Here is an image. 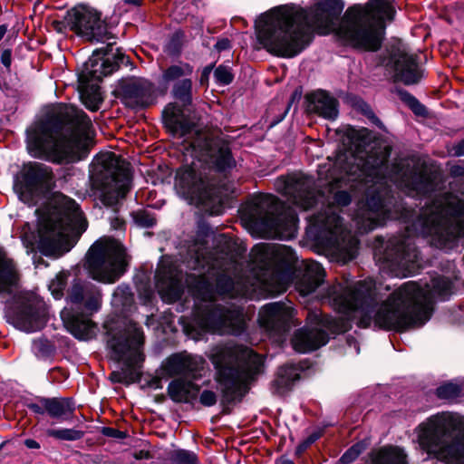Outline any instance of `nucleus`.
<instances>
[{"label":"nucleus","instance_id":"1","mask_svg":"<svg viewBox=\"0 0 464 464\" xmlns=\"http://www.w3.org/2000/svg\"><path fill=\"white\" fill-rule=\"evenodd\" d=\"M336 134L343 150L356 161L355 165L344 168L341 179L356 182L355 187L365 194V198L358 202L353 217L360 233L371 231L383 225L387 219L407 222L411 211L393 197L389 181L413 198L425 197L436 190L437 176L431 172L394 165L386 176L388 165L385 157L361 156L371 141L368 129L344 126L338 129Z\"/></svg>","mask_w":464,"mask_h":464},{"label":"nucleus","instance_id":"2","mask_svg":"<svg viewBox=\"0 0 464 464\" xmlns=\"http://www.w3.org/2000/svg\"><path fill=\"white\" fill-rule=\"evenodd\" d=\"M452 289L453 282L449 277L438 276L430 284L406 282L381 302L372 281L353 282L350 275H343V281L328 286L321 298L345 315L360 313L361 323L365 325L372 321L382 329L404 331L428 322L434 298L446 300Z\"/></svg>","mask_w":464,"mask_h":464},{"label":"nucleus","instance_id":"3","mask_svg":"<svg viewBox=\"0 0 464 464\" xmlns=\"http://www.w3.org/2000/svg\"><path fill=\"white\" fill-rule=\"evenodd\" d=\"M341 0H320L309 12L292 5V57L307 47L314 33L332 34L337 44L362 52H376L382 44L386 22L394 18L389 0H369L349 6Z\"/></svg>","mask_w":464,"mask_h":464},{"label":"nucleus","instance_id":"4","mask_svg":"<svg viewBox=\"0 0 464 464\" xmlns=\"http://www.w3.org/2000/svg\"><path fill=\"white\" fill-rule=\"evenodd\" d=\"M91 127L92 121L82 110L60 103L26 129V149L34 158L56 164L83 160L92 146L83 135Z\"/></svg>","mask_w":464,"mask_h":464},{"label":"nucleus","instance_id":"5","mask_svg":"<svg viewBox=\"0 0 464 464\" xmlns=\"http://www.w3.org/2000/svg\"><path fill=\"white\" fill-rule=\"evenodd\" d=\"M208 359L215 369V381L221 388L223 414H230V405L239 403L264 372L265 358L244 345L214 346Z\"/></svg>","mask_w":464,"mask_h":464},{"label":"nucleus","instance_id":"6","mask_svg":"<svg viewBox=\"0 0 464 464\" xmlns=\"http://www.w3.org/2000/svg\"><path fill=\"white\" fill-rule=\"evenodd\" d=\"M193 66L179 60L162 70L160 84L167 88L172 84L170 96L175 102H169L162 111V124L173 138H185L197 129L196 121L188 113L193 104V82L189 78Z\"/></svg>","mask_w":464,"mask_h":464},{"label":"nucleus","instance_id":"7","mask_svg":"<svg viewBox=\"0 0 464 464\" xmlns=\"http://www.w3.org/2000/svg\"><path fill=\"white\" fill-rule=\"evenodd\" d=\"M275 189L285 201L273 194L258 193L247 202L243 217L262 237H276L284 232L290 239V171L276 179Z\"/></svg>","mask_w":464,"mask_h":464},{"label":"nucleus","instance_id":"8","mask_svg":"<svg viewBox=\"0 0 464 464\" xmlns=\"http://www.w3.org/2000/svg\"><path fill=\"white\" fill-rule=\"evenodd\" d=\"M418 441L448 464H464V417L452 412L430 416L418 427Z\"/></svg>","mask_w":464,"mask_h":464},{"label":"nucleus","instance_id":"9","mask_svg":"<svg viewBox=\"0 0 464 464\" xmlns=\"http://www.w3.org/2000/svg\"><path fill=\"white\" fill-rule=\"evenodd\" d=\"M351 200L347 191H337L334 196V203L311 218L321 244L333 260L342 264L353 260L358 252L359 240L343 226L338 209L339 207L349 205Z\"/></svg>","mask_w":464,"mask_h":464},{"label":"nucleus","instance_id":"10","mask_svg":"<svg viewBox=\"0 0 464 464\" xmlns=\"http://www.w3.org/2000/svg\"><path fill=\"white\" fill-rule=\"evenodd\" d=\"M174 188L181 198L202 208L210 216H218L224 211L219 180L198 161L183 163L176 169Z\"/></svg>","mask_w":464,"mask_h":464},{"label":"nucleus","instance_id":"11","mask_svg":"<svg viewBox=\"0 0 464 464\" xmlns=\"http://www.w3.org/2000/svg\"><path fill=\"white\" fill-rule=\"evenodd\" d=\"M66 300L72 305L70 310L61 312L66 330L77 340H88L94 326L91 317L102 307L101 291L87 287L75 278L67 291Z\"/></svg>","mask_w":464,"mask_h":464},{"label":"nucleus","instance_id":"12","mask_svg":"<svg viewBox=\"0 0 464 464\" xmlns=\"http://www.w3.org/2000/svg\"><path fill=\"white\" fill-rule=\"evenodd\" d=\"M90 172L92 186L101 192L100 199L106 207L115 206L130 189L131 172L113 152L96 155Z\"/></svg>","mask_w":464,"mask_h":464},{"label":"nucleus","instance_id":"13","mask_svg":"<svg viewBox=\"0 0 464 464\" xmlns=\"http://www.w3.org/2000/svg\"><path fill=\"white\" fill-rule=\"evenodd\" d=\"M258 44L269 53L290 58V4L274 6L254 23Z\"/></svg>","mask_w":464,"mask_h":464},{"label":"nucleus","instance_id":"14","mask_svg":"<svg viewBox=\"0 0 464 464\" xmlns=\"http://www.w3.org/2000/svg\"><path fill=\"white\" fill-rule=\"evenodd\" d=\"M55 188L53 169L38 161L24 162L13 177L14 193L28 207H35L48 199Z\"/></svg>","mask_w":464,"mask_h":464},{"label":"nucleus","instance_id":"15","mask_svg":"<svg viewBox=\"0 0 464 464\" xmlns=\"http://www.w3.org/2000/svg\"><path fill=\"white\" fill-rule=\"evenodd\" d=\"M113 43L95 49L89 59L83 63V69L78 73V89L82 96H93L99 94L100 86L103 77L111 75L121 66L132 64L130 56L121 52L120 48L112 52Z\"/></svg>","mask_w":464,"mask_h":464},{"label":"nucleus","instance_id":"16","mask_svg":"<svg viewBox=\"0 0 464 464\" xmlns=\"http://www.w3.org/2000/svg\"><path fill=\"white\" fill-rule=\"evenodd\" d=\"M126 249L117 241H95L89 248L84 267L89 276L104 284H113L127 271Z\"/></svg>","mask_w":464,"mask_h":464},{"label":"nucleus","instance_id":"17","mask_svg":"<svg viewBox=\"0 0 464 464\" xmlns=\"http://www.w3.org/2000/svg\"><path fill=\"white\" fill-rule=\"evenodd\" d=\"M192 133L191 140L184 139L182 141L184 150L190 152L197 161L208 168V173L213 171L224 176L231 173L237 161L229 146L215 142L199 130L195 129Z\"/></svg>","mask_w":464,"mask_h":464},{"label":"nucleus","instance_id":"18","mask_svg":"<svg viewBox=\"0 0 464 464\" xmlns=\"http://www.w3.org/2000/svg\"><path fill=\"white\" fill-rule=\"evenodd\" d=\"M255 261L264 282L290 286V246L276 243H261L253 246Z\"/></svg>","mask_w":464,"mask_h":464},{"label":"nucleus","instance_id":"19","mask_svg":"<svg viewBox=\"0 0 464 464\" xmlns=\"http://www.w3.org/2000/svg\"><path fill=\"white\" fill-rule=\"evenodd\" d=\"M106 344L111 358L117 362L130 363L142 367L145 354L142 348L145 336L142 328L132 330L118 325L104 324Z\"/></svg>","mask_w":464,"mask_h":464},{"label":"nucleus","instance_id":"20","mask_svg":"<svg viewBox=\"0 0 464 464\" xmlns=\"http://www.w3.org/2000/svg\"><path fill=\"white\" fill-rule=\"evenodd\" d=\"M187 329L190 334L195 333L198 337L206 333H216L222 330L239 335L245 331L246 324L237 311L222 304H215L198 314L193 324Z\"/></svg>","mask_w":464,"mask_h":464},{"label":"nucleus","instance_id":"21","mask_svg":"<svg viewBox=\"0 0 464 464\" xmlns=\"http://www.w3.org/2000/svg\"><path fill=\"white\" fill-rule=\"evenodd\" d=\"M6 322L14 328L34 333L44 329L48 322V311L42 300L19 295L5 310Z\"/></svg>","mask_w":464,"mask_h":464},{"label":"nucleus","instance_id":"22","mask_svg":"<svg viewBox=\"0 0 464 464\" xmlns=\"http://www.w3.org/2000/svg\"><path fill=\"white\" fill-rule=\"evenodd\" d=\"M67 19L69 29L86 42L103 43L115 38L102 13L87 5L79 4L69 9Z\"/></svg>","mask_w":464,"mask_h":464},{"label":"nucleus","instance_id":"23","mask_svg":"<svg viewBox=\"0 0 464 464\" xmlns=\"http://www.w3.org/2000/svg\"><path fill=\"white\" fill-rule=\"evenodd\" d=\"M111 94L131 109H148L157 100L155 84L146 78L135 76L119 79Z\"/></svg>","mask_w":464,"mask_h":464},{"label":"nucleus","instance_id":"24","mask_svg":"<svg viewBox=\"0 0 464 464\" xmlns=\"http://www.w3.org/2000/svg\"><path fill=\"white\" fill-rule=\"evenodd\" d=\"M67 218L62 214L48 215L39 220L34 242L37 250L44 256H60L69 249L63 248L61 236L67 225Z\"/></svg>","mask_w":464,"mask_h":464},{"label":"nucleus","instance_id":"25","mask_svg":"<svg viewBox=\"0 0 464 464\" xmlns=\"http://www.w3.org/2000/svg\"><path fill=\"white\" fill-rule=\"evenodd\" d=\"M192 381L181 378H175L169 382L167 387V394L175 403H186L194 407L195 401L198 399L199 403L204 407H212L218 401V395L211 390H203Z\"/></svg>","mask_w":464,"mask_h":464},{"label":"nucleus","instance_id":"26","mask_svg":"<svg viewBox=\"0 0 464 464\" xmlns=\"http://www.w3.org/2000/svg\"><path fill=\"white\" fill-rule=\"evenodd\" d=\"M325 272L322 266L312 260H299L292 252V284L301 295L315 291L323 283Z\"/></svg>","mask_w":464,"mask_h":464},{"label":"nucleus","instance_id":"27","mask_svg":"<svg viewBox=\"0 0 464 464\" xmlns=\"http://www.w3.org/2000/svg\"><path fill=\"white\" fill-rule=\"evenodd\" d=\"M386 66L393 72L394 80L405 85L418 83L422 76L417 56L410 53L404 47H392Z\"/></svg>","mask_w":464,"mask_h":464},{"label":"nucleus","instance_id":"28","mask_svg":"<svg viewBox=\"0 0 464 464\" xmlns=\"http://www.w3.org/2000/svg\"><path fill=\"white\" fill-rule=\"evenodd\" d=\"M155 285L161 299L174 304L181 299L184 289L177 266L171 262H161L155 272Z\"/></svg>","mask_w":464,"mask_h":464},{"label":"nucleus","instance_id":"29","mask_svg":"<svg viewBox=\"0 0 464 464\" xmlns=\"http://www.w3.org/2000/svg\"><path fill=\"white\" fill-rule=\"evenodd\" d=\"M309 320H315L316 326L298 330L295 337L292 338L293 348L299 353H308L314 351L328 342V334L325 331L319 328V324L328 325L330 318L323 316L322 313H313L308 314Z\"/></svg>","mask_w":464,"mask_h":464},{"label":"nucleus","instance_id":"30","mask_svg":"<svg viewBox=\"0 0 464 464\" xmlns=\"http://www.w3.org/2000/svg\"><path fill=\"white\" fill-rule=\"evenodd\" d=\"M257 322L273 335L283 336L290 331V307L283 303H269L259 311Z\"/></svg>","mask_w":464,"mask_h":464},{"label":"nucleus","instance_id":"31","mask_svg":"<svg viewBox=\"0 0 464 464\" xmlns=\"http://www.w3.org/2000/svg\"><path fill=\"white\" fill-rule=\"evenodd\" d=\"M206 360L199 355L174 353L165 363L164 369L169 376H182L187 381L198 380L203 376Z\"/></svg>","mask_w":464,"mask_h":464},{"label":"nucleus","instance_id":"32","mask_svg":"<svg viewBox=\"0 0 464 464\" xmlns=\"http://www.w3.org/2000/svg\"><path fill=\"white\" fill-rule=\"evenodd\" d=\"M26 408L37 415L47 414L54 420H66L75 411V401L71 397H36L35 402H27Z\"/></svg>","mask_w":464,"mask_h":464},{"label":"nucleus","instance_id":"33","mask_svg":"<svg viewBox=\"0 0 464 464\" xmlns=\"http://www.w3.org/2000/svg\"><path fill=\"white\" fill-rule=\"evenodd\" d=\"M309 109L317 115L335 120L338 116V101L324 91H317L307 96Z\"/></svg>","mask_w":464,"mask_h":464},{"label":"nucleus","instance_id":"34","mask_svg":"<svg viewBox=\"0 0 464 464\" xmlns=\"http://www.w3.org/2000/svg\"><path fill=\"white\" fill-rule=\"evenodd\" d=\"M186 284L195 299L202 302L214 299V285L205 275L187 274Z\"/></svg>","mask_w":464,"mask_h":464},{"label":"nucleus","instance_id":"35","mask_svg":"<svg viewBox=\"0 0 464 464\" xmlns=\"http://www.w3.org/2000/svg\"><path fill=\"white\" fill-rule=\"evenodd\" d=\"M19 276L13 259L7 257L3 246H0V293H10L16 286Z\"/></svg>","mask_w":464,"mask_h":464},{"label":"nucleus","instance_id":"36","mask_svg":"<svg viewBox=\"0 0 464 464\" xmlns=\"http://www.w3.org/2000/svg\"><path fill=\"white\" fill-rule=\"evenodd\" d=\"M371 464H408L403 450L397 446H384L370 454Z\"/></svg>","mask_w":464,"mask_h":464},{"label":"nucleus","instance_id":"37","mask_svg":"<svg viewBox=\"0 0 464 464\" xmlns=\"http://www.w3.org/2000/svg\"><path fill=\"white\" fill-rule=\"evenodd\" d=\"M121 371H113L109 375V380L112 383H120L129 386L131 383L139 382L141 380L142 373L139 371L138 365L123 363Z\"/></svg>","mask_w":464,"mask_h":464},{"label":"nucleus","instance_id":"38","mask_svg":"<svg viewBox=\"0 0 464 464\" xmlns=\"http://www.w3.org/2000/svg\"><path fill=\"white\" fill-rule=\"evenodd\" d=\"M185 38L183 30H176L165 43L163 52L172 59H179L183 52Z\"/></svg>","mask_w":464,"mask_h":464},{"label":"nucleus","instance_id":"39","mask_svg":"<svg viewBox=\"0 0 464 464\" xmlns=\"http://www.w3.org/2000/svg\"><path fill=\"white\" fill-rule=\"evenodd\" d=\"M46 435L61 441H76L82 440L85 432L74 428L48 429Z\"/></svg>","mask_w":464,"mask_h":464},{"label":"nucleus","instance_id":"40","mask_svg":"<svg viewBox=\"0 0 464 464\" xmlns=\"http://www.w3.org/2000/svg\"><path fill=\"white\" fill-rule=\"evenodd\" d=\"M32 348L35 355L42 359L53 358L56 353L55 344L45 337L34 339Z\"/></svg>","mask_w":464,"mask_h":464},{"label":"nucleus","instance_id":"41","mask_svg":"<svg viewBox=\"0 0 464 464\" xmlns=\"http://www.w3.org/2000/svg\"><path fill=\"white\" fill-rule=\"evenodd\" d=\"M273 383L279 394L283 395L290 391V362H286L279 368Z\"/></svg>","mask_w":464,"mask_h":464},{"label":"nucleus","instance_id":"42","mask_svg":"<svg viewBox=\"0 0 464 464\" xmlns=\"http://www.w3.org/2000/svg\"><path fill=\"white\" fill-rule=\"evenodd\" d=\"M70 276L71 274L69 271L63 270L59 272L53 279L51 280L48 288L55 299H61L63 296L68 277Z\"/></svg>","mask_w":464,"mask_h":464},{"label":"nucleus","instance_id":"43","mask_svg":"<svg viewBox=\"0 0 464 464\" xmlns=\"http://www.w3.org/2000/svg\"><path fill=\"white\" fill-rule=\"evenodd\" d=\"M131 217L135 224L142 228H151L156 226L157 218L153 212L146 209H139L131 212Z\"/></svg>","mask_w":464,"mask_h":464},{"label":"nucleus","instance_id":"44","mask_svg":"<svg viewBox=\"0 0 464 464\" xmlns=\"http://www.w3.org/2000/svg\"><path fill=\"white\" fill-rule=\"evenodd\" d=\"M214 291L215 295H225L231 294L234 290V280L227 274H218L215 279Z\"/></svg>","mask_w":464,"mask_h":464},{"label":"nucleus","instance_id":"45","mask_svg":"<svg viewBox=\"0 0 464 464\" xmlns=\"http://www.w3.org/2000/svg\"><path fill=\"white\" fill-rule=\"evenodd\" d=\"M215 82L219 86H227L233 82L235 75L228 65L219 64L214 70Z\"/></svg>","mask_w":464,"mask_h":464},{"label":"nucleus","instance_id":"46","mask_svg":"<svg viewBox=\"0 0 464 464\" xmlns=\"http://www.w3.org/2000/svg\"><path fill=\"white\" fill-rule=\"evenodd\" d=\"M397 94L400 99L407 104L412 111L417 115H424L426 112V108L410 92L405 90L398 89Z\"/></svg>","mask_w":464,"mask_h":464},{"label":"nucleus","instance_id":"47","mask_svg":"<svg viewBox=\"0 0 464 464\" xmlns=\"http://www.w3.org/2000/svg\"><path fill=\"white\" fill-rule=\"evenodd\" d=\"M9 38L0 44V64L4 69L3 72L10 73L13 63V48L8 44Z\"/></svg>","mask_w":464,"mask_h":464},{"label":"nucleus","instance_id":"48","mask_svg":"<svg viewBox=\"0 0 464 464\" xmlns=\"http://www.w3.org/2000/svg\"><path fill=\"white\" fill-rule=\"evenodd\" d=\"M461 393V387L456 383L448 382L440 385L436 390L437 396L441 400H453Z\"/></svg>","mask_w":464,"mask_h":464},{"label":"nucleus","instance_id":"49","mask_svg":"<svg viewBox=\"0 0 464 464\" xmlns=\"http://www.w3.org/2000/svg\"><path fill=\"white\" fill-rule=\"evenodd\" d=\"M113 301L122 306L130 305L133 303V294L129 285H118L113 293Z\"/></svg>","mask_w":464,"mask_h":464},{"label":"nucleus","instance_id":"50","mask_svg":"<svg viewBox=\"0 0 464 464\" xmlns=\"http://www.w3.org/2000/svg\"><path fill=\"white\" fill-rule=\"evenodd\" d=\"M361 452L362 447L359 444H355L343 453L340 461L342 464H350L359 457Z\"/></svg>","mask_w":464,"mask_h":464},{"label":"nucleus","instance_id":"51","mask_svg":"<svg viewBox=\"0 0 464 464\" xmlns=\"http://www.w3.org/2000/svg\"><path fill=\"white\" fill-rule=\"evenodd\" d=\"M274 111V104H271L269 108V117H271L269 127L272 128L278 123H280L287 115L288 111H290V98L285 102V107L284 109V111L281 112L278 115H271L272 111Z\"/></svg>","mask_w":464,"mask_h":464},{"label":"nucleus","instance_id":"52","mask_svg":"<svg viewBox=\"0 0 464 464\" xmlns=\"http://www.w3.org/2000/svg\"><path fill=\"white\" fill-rule=\"evenodd\" d=\"M102 434L114 439L123 440L128 437V434L125 431H121L118 429L112 427H102L101 430Z\"/></svg>","mask_w":464,"mask_h":464},{"label":"nucleus","instance_id":"53","mask_svg":"<svg viewBox=\"0 0 464 464\" xmlns=\"http://www.w3.org/2000/svg\"><path fill=\"white\" fill-rule=\"evenodd\" d=\"M220 237L221 238L218 241V247L219 248V251L221 253L227 255L230 252H232L234 248V242L230 237H227L226 235H221Z\"/></svg>","mask_w":464,"mask_h":464},{"label":"nucleus","instance_id":"54","mask_svg":"<svg viewBox=\"0 0 464 464\" xmlns=\"http://www.w3.org/2000/svg\"><path fill=\"white\" fill-rule=\"evenodd\" d=\"M358 108L374 124H376L377 126H381V124H382L381 121L378 119V117H376V115L373 113V111H372V109L370 108V106L368 104H366L363 102H360L358 103Z\"/></svg>","mask_w":464,"mask_h":464},{"label":"nucleus","instance_id":"55","mask_svg":"<svg viewBox=\"0 0 464 464\" xmlns=\"http://www.w3.org/2000/svg\"><path fill=\"white\" fill-rule=\"evenodd\" d=\"M318 439L317 434H312L302 441L296 448L295 455L301 456L308 447H310Z\"/></svg>","mask_w":464,"mask_h":464},{"label":"nucleus","instance_id":"56","mask_svg":"<svg viewBox=\"0 0 464 464\" xmlns=\"http://www.w3.org/2000/svg\"><path fill=\"white\" fill-rule=\"evenodd\" d=\"M450 176L454 179H460L464 181V161L459 164H453L449 169Z\"/></svg>","mask_w":464,"mask_h":464},{"label":"nucleus","instance_id":"57","mask_svg":"<svg viewBox=\"0 0 464 464\" xmlns=\"http://www.w3.org/2000/svg\"><path fill=\"white\" fill-rule=\"evenodd\" d=\"M52 27L59 34L65 32L69 28V20L67 19V14L64 15L63 20H53L51 23Z\"/></svg>","mask_w":464,"mask_h":464},{"label":"nucleus","instance_id":"58","mask_svg":"<svg viewBox=\"0 0 464 464\" xmlns=\"http://www.w3.org/2000/svg\"><path fill=\"white\" fill-rule=\"evenodd\" d=\"M214 66H215V63H210L203 68L200 77H199L200 86H208V85L209 75H210L211 72L213 71Z\"/></svg>","mask_w":464,"mask_h":464},{"label":"nucleus","instance_id":"59","mask_svg":"<svg viewBox=\"0 0 464 464\" xmlns=\"http://www.w3.org/2000/svg\"><path fill=\"white\" fill-rule=\"evenodd\" d=\"M211 233H212V228L208 222H206L204 220L198 221V230H197V234L198 237H208Z\"/></svg>","mask_w":464,"mask_h":464},{"label":"nucleus","instance_id":"60","mask_svg":"<svg viewBox=\"0 0 464 464\" xmlns=\"http://www.w3.org/2000/svg\"><path fill=\"white\" fill-rule=\"evenodd\" d=\"M231 48H232L231 42L227 37L218 39L214 45V49L218 53L227 51Z\"/></svg>","mask_w":464,"mask_h":464},{"label":"nucleus","instance_id":"61","mask_svg":"<svg viewBox=\"0 0 464 464\" xmlns=\"http://www.w3.org/2000/svg\"><path fill=\"white\" fill-rule=\"evenodd\" d=\"M449 152L454 157L464 156V139L454 143Z\"/></svg>","mask_w":464,"mask_h":464},{"label":"nucleus","instance_id":"62","mask_svg":"<svg viewBox=\"0 0 464 464\" xmlns=\"http://www.w3.org/2000/svg\"><path fill=\"white\" fill-rule=\"evenodd\" d=\"M134 458L138 460H141V459H152V454L150 453V450H140L139 451H136L134 453Z\"/></svg>","mask_w":464,"mask_h":464},{"label":"nucleus","instance_id":"63","mask_svg":"<svg viewBox=\"0 0 464 464\" xmlns=\"http://www.w3.org/2000/svg\"><path fill=\"white\" fill-rule=\"evenodd\" d=\"M147 385L153 389H161L162 388V382L161 378L155 376L152 377L150 381H148Z\"/></svg>","mask_w":464,"mask_h":464},{"label":"nucleus","instance_id":"64","mask_svg":"<svg viewBox=\"0 0 464 464\" xmlns=\"http://www.w3.org/2000/svg\"><path fill=\"white\" fill-rule=\"evenodd\" d=\"M24 445L31 450H38L41 448L40 443L34 439H25L24 440Z\"/></svg>","mask_w":464,"mask_h":464}]
</instances>
